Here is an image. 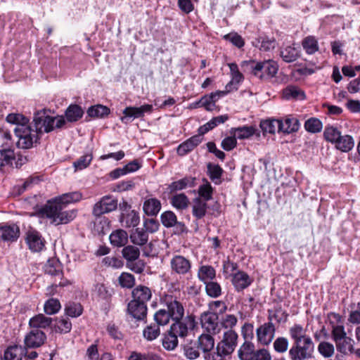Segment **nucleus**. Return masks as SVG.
I'll list each match as a JSON object with an SVG mask.
<instances>
[{
    "label": "nucleus",
    "mask_w": 360,
    "mask_h": 360,
    "mask_svg": "<svg viewBox=\"0 0 360 360\" xmlns=\"http://www.w3.org/2000/svg\"><path fill=\"white\" fill-rule=\"evenodd\" d=\"M82 193L77 191L63 194L52 201H49L43 208V214L55 225L68 224L75 217L74 211H64V207L68 203L79 201Z\"/></svg>",
    "instance_id": "obj_1"
},
{
    "label": "nucleus",
    "mask_w": 360,
    "mask_h": 360,
    "mask_svg": "<svg viewBox=\"0 0 360 360\" xmlns=\"http://www.w3.org/2000/svg\"><path fill=\"white\" fill-rule=\"evenodd\" d=\"M289 335L292 345L288 351L290 360H306L311 358L314 344L306 330L300 324H294L289 328Z\"/></svg>",
    "instance_id": "obj_2"
},
{
    "label": "nucleus",
    "mask_w": 360,
    "mask_h": 360,
    "mask_svg": "<svg viewBox=\"0 0 360 360\" xmlns=\"http://www.w3.org/2000/svg\"><path fill=\"white\" fill-rule=\"evenodd\" d=\"M241 65L247 66L255 76L263 80L275 77L278 70V65L272 60L261 62L243 61Z\"/></svg>",
    "instance_id": "obj_3"
},
{
    "label": "nucleus",
    "mask_w": 360,
    "mask_h": 360,
    "mask_svg": "<svg viewBox=\"0 0 360 360\" xmlns=\"http://www.w3.org/2000/svg\"><path fill=\"white\" fill-rule=\"evenodd\" d=\"M238 334L233 330L224 333L222 340L217 344V352L208 354L207 360H224V356L231 354L237 345Z\"/></svg>",
    "instance_id": "obj_4"
},
{
    "label": "nucleus",
    "mask_w": 360,
    "mask_h": 360,
    "mask_svg": "<svg viewBox=\"0 0 360 360\" xmlns=\"http://www.w3.org/2000/svg\"><path fill=\"white\" fill-rule=\"evenodd\" d=\"M14 132L18 138L16 145L19 148H30L39 139L37 131L32 129L28 124H20L18 127H15Z\"/></svg>",
    "instance_id": "obj_5"
},
{
    "label": "nucleus",
    "mask_w": 360,
    "mask_h": 360,
    "mask_svg": "<svg viewBox=\"0 0 360 360\" xmlns=\"http://www.w3.org/2000/svg\"><path fill=\"white\" fill-rule=\"evenodd\" d=\"M328 319L331 328V338L334 342L340 340L347 335L342 316L335 312L328 314Z\"/></svg>",
    "instance_id": "obj_6"
},
{
    "label": "nucleus",
    "mask_w": 360,
    "mask_h": 360,
    "mask_svg": "<svg viewBox=\"0 0 360 360\" xmlns=\"http://www.w3.org/2000/svg\"><path fill=\"white\" fill-rule=\"evenodd\" d=\"M117 207V200L110 195L102 197L93 207L92 214L95 217H100L115 211Z\"/></svg>",
    "instance_id": "obj_7"
},
{
    "label": "nucleus",
    "mask_w": 360,
    "mask_h": 360,
    "mask_svg": "<svg viewBox=\"0 0 360 360\" xmlns=\"http://www.w3.org/2000/svg\"><path fill=\"white\" fill-rule=\"evenodd\" d=\"M202 328L210 334H217L221 330L218 313L205 311L200 316Z\"/></svg>",
    "instance_id": "obj_8"
},
{
    "label": "nucleus",
    "mask_w": 360,
    "mask_h": 360,
    "mask_svg": "<svg viewBox=\"0 0 360 360\" xmlns=\"http://www.w3.org/2000/svg\"><path fill=\"white\" fill-rule=\"evenodd\" d=\"M35 130L39 135L42 132L49 133L54 129L53 117L47 115L44 111H38L33 117Z\"/></svg>",
    "instance_id": "obj_9"
},
{
    "label": "nucleus",
    "mask_w": 360,
    "mask_h": 360,
    "mask_svg": "<svg viewBox=\"0 0 360 360\" xmlns=\"http://www.w3.org/2000/svg\"><path fill=\"white\" fill-rule=\"evenodd\" d=\"M269 322L261 325L256 330L257 341L263 345H268L275 335L276 328L271 316H269Z\"/></svg>",
    "instance_id": "obj_10"
},
{
    "label": "nucleus",
    "mask_w": 360,
    "mask_h": 360,
    "mask_svg": "<svg viewBox=\"0 0 360 360\" xmlns=\"http://www.w3.org/2000/svg\"><path fill=\"white\" fill-rule=\"evenodd\" d=\"M153 111V105L150 104H144L140 107H127L123 110V115L121 121L127 124L133 120L140 118L144 116L146 112L150 113Z\"/></svg>",
    "instance_id": "obj_11"
},
{
    "label": "nucleus",
    "mask_w": 360,
    "mask_h": 360,
    "mask_svg": "<svg viewBox=\"0 0 360 360\" xmlns=\"http://www.w3.org/2000/svg\"><path fill=\"white\" fill-rule=\"evenodd\" d=\"M172 272L179 276H185L191 271V262L179 255H174L170 260Z\"/></svg>",
    "instance_id": "obj_12"
},
{
    "label": "nucleus",
    "mask_w": 360,
    "mask_h": 360,
    "mask_svg": "<svg viewBox=\"0 0 360 360\" xmlns=\"http://www.w3.org/2000/svg\"><path fill=\"white\" fill-rule=\"evenodd\" d=\"M165 302L167 307L171 319L174 321H180L184 315V308L181 303L172 295H166Z\"/></svg>",
    "instance_id": "obj_13"
},
{
    "label": "nucleus",
    "mask_w": 360,
    "mask_h": 360,
    "mask_svg": "<svg viewBox=\"0 0 360 360\" xmlns=\"http://www.w3.org/2000/svg\"><path fill=\"white\" fill-rule=\"evenodd\" d=\"M46 339V335L41 330L32 328L25 337V346L27 348H37L41 346Z\"/></svg>",
    "instance_id": "obj_14"
},
{
    "label": "nucleus",
    "mask_w": 360,
    "mask_h": 360,
    "mask_svg": "<svg viewBox=\"0 0 360 360\" xmlns=\"http://www.w3.org/2000/svg\"><path fill=\"white\" fill-rule=\"evenodd\" d=\"M26 243L32 252H40L44 248V240L36 230L27 232Z\"/></svg>",
    "instance_id": "obj_15"
},
{
    "label": "nucleus",
    "mask_w": 360,
    "mask_h": 360,
    "mask_svg": "<svg viewBox=\"0 0 360 360\" xmlns=\"http://www.w3.org/2000/svg\"><path fill=\"white\" fill-rule=\"evenodd\" d=\"M20 236V228L16 224L0 226V240L14 242Z\"/></svg>",
    "instance_id": "obj_16"
},
{
    "label": "nucleus",
    "mask_w": 360,
    "mask_h": 360,
    "mask_svg": "<svg viewBox=\"0 0 360 360\" xmlns=\"http://www.w3.org/2000/svg\"><path fill=\"white\" fill-rule=\"evenodd\" d=\"M231 283L237 292H240L249 287L252 280L249 275L243 271H238L233 274Z\"/></svg>",
    "instance_id": "obj_17"
},
{
    "label": "nucleus",
    "mask_w": 360,
    "mask_h": 360,
    "mask_svg": "<svg viewBox=\"0 0 360 360\" xmlns=\"http://www.w3.org/2000/svg\"><path fill=\"white\" fill-rule=\"evenodd\" d=\"M252 45L261 51L267 52L273 51L277 46L275 38L266 35H259L252 41Z\"/></svg>",
    "instance_id": "obj_18"
},
{
    "label": "nucleus",
    "mask_w": 360,
    "mask_h": 360,
    "mask_svg": "<svg viewBox=\"0 0 360 360\" xmlns=\"http://www.w3.org/2000/svg\"><path fill=\"white\" fill-rule=\"evenodd\" d=\"M128 313L137 321H142L146 318L147 306L146 304L131 300L127 306Z\"/></svg>",
    "instance_id": "obj_19"
},
{
    "label": "nucleus",
    "mask_w": 360,
    "mask_h": 360,
    "mask_svg": "<svg viewBox=\"0 0 360 360\" xmlns=\"http://www.w3.org/2000/svg\"><path fill=\"white\" fill-rule=\"evenodd\" d=\"M280 124L281 127V132L285 134L296 132L299 130L300 127L299 120L291 115L281 119Z\"/></svg>",
    "instance_id": "obj_20"
},
{
    "label": "nucleus",
    "mask_w": 360,
    "mask_h": 360,
    "mask_svg": "<svg viewBox=\"0 0 360 360\" xmlns=\"http://www.w3.org/2000/svg\"><path fill=\"white\" fill-rule=\"evenodd\" d=\"M202 139L200 136H191L178 146V155L184 156L190 153L202 141Z\"/></svg>",
    "instance_id": "obj_21"
},
{
    "label": "nucleus",
    "mask_w": 360,
    "mask_h": 360,
    "mask_svg": "<svg viewBox=\"0 0 360 360\" xmlns=\"http://www.w3.org/2000/svg\"><path fill=\"white\" fill-rule=\"evenodd\" d=\"M160 220L162 225L167 228L174 227L176 226L180 231H184L185 226L184 224L178 221L176 214L172 211H165L160 215Z\"/></svg>",
    "instance_id": "obj_22"
},
{
    "label": "nucleus",
    "mask_w": 360,
    "mask_h": 360,
    "mask_svg": "<svg viewBox=\"0 0 360 360\" xmlns=\"http://www.w3.org/2000/svg\"><path fill=\"white\" fill-rule=\"evenodd\" d=\"M132 300L141 302L146 304V302L150 300L152 297L151 290L145 285H137L132 290Z\"/></svg>",
    "instance_id": "obj_23"
},
{
    "label": "nucleus",
    "mask_w": 360,
    "mask_h": 360,
    "mask_svg": "<svg viewBox=\"0 0 360 360\" xmlns=\"http://www.w3.org/2000/svg\"><path fill=\"white\" fill-rule=\"evenodd\" d=\"M256 352L254 343L244 342L238 349V357L240 360H254Z\"/></svg>",
    "instance_id": "obj_24"
},
{
    "label": "nucleus",
    "mask_w": 360,
    "mask_h": 360,
    "mask_svg": "<svg viewBox=\"0 0 360 360\" xmlns=\"http://www.w3.org/2000/svg\"><path fill=\"white\" fill-rule=\"evenodd\" d=\"M128 234L122 229H117L111 233L109 236L110 242L115 247H123L128 242Z\"/></svg>",
    "instance_id": "obj_25"
},
{
    "label": "nucleus",
    "mask_w": 360,
    "mask_h": 360,
    "mask_svg": "<svg viewBox=\"0 0 360 360\" xmlns=\"http://www.w3.org/2000/svg\"><path fill=\"white\" fill-rule=\"evenodd\" d=\"M161 209L160 201L155 198L146 199L143 205L144 213L148 216H156Z\"/></svg>",
    "instance_id": "obj_26"
},
{
    "label": "nucleus",
    "mask_w": 360,
    "mask_h": 360,
    "mask_svg": "<svg viewBox=\"0 0 360 360\" xmlns=\"http://www.w3.org/2000/svg\"><path fill=\"white\" fill-rule=\"evenodd\" d=\"M335 343L337 350L344 355L352 354L354 352V341L347 335L345 336V338H342L340 340L335 342Z\"/></svg>",
    "instance_id": "obj_27"
},
{
    "label": "nucleus",
    "mask_w": 360,
    "mask_h": 360,
    "mask_svg": "<svg viewBox=\"0 0 360 360\" xmlns=\"http://www.w3.org/2000/svg\"><path fill=\"white\" fill-rule=\"evenodd\" d=\"M198 345L200 349L208 355L214 348V340L210 334H202L198 338ZM205 359H208V356H205Z\"/></svg>",
    "instance_id": "obj_28"
},
{
    "label": "nucleus",
    "mask_w": 360,
    "mask_h": 360,
    "mask_svg": "<svg viewBox=\"0 0 360 360\" xmlns=\"http://www.w3.org/2000/svg\"><path fill=\"white\" fill-rule=\"evenodd\" d=\"M207 202L202 200L200 198H195L193 200L192 205V214L197 219L203 218L207 213Z\"/></svg>",
    "instance_id": "obj_29"
},
{
    "label": "nucleus",
    "mask_w": 360,
    "mask_h": 360,
    "mask_svg": "<svg viewBox=\"0 0 360 360\" xmlns=\"http://www.w3.org/2000/svg\"><path fill=\"white\" fill-rule=\"evenodd\" d=\"M216 277V271L214 267L210 265H202L198 271V278L204 284L213 281Z\"/></svg>",
    "instance_id": "obj_30"
},
{
    "label": "nucleus",
    "mask_w": 360,
    "mask_h": 360,
    "mask_svg": "<svg viewBox=\"0 0 360 360\" xmlns=\"http://www.w3.org/2000/svg\"><path fill=\"white\" fill-rule=\"evenodd\" d=\"M52 319L45 316L42 314H37L30 319L29 325L31 328H46L51 326Z\"/></svg>",
    "instance_id": "obj_31"
},
{
    "label": "nucleus",
    "mask_w": 360,
    "mask_h": 360,
    "mask_svg": "<svg viewBox=\"0 0 360 360\" xmlns=\"http://www.w3.org/2000/svg\"><path fill=\"white\" fill-rule=\"evenodd\" d=\"M25 348L22 346L13 345L8 347L4 352V360H22Z\"/></svg>",
    "instance_id": "obj_32"
},
{
    "label": "nucleus",
    "mask_w": 360,
    "mask_h": 360,
    "mask_svg": "<svg viewBox=\"0 0 360 360\" xmlns=\"http://www.w3.org/2000/svg\"><path fill=\"white\" fill-rule=\"evenodd\" d=\"M335 148L344 153H347L352 150L354 146V140L351 135H340L337 142L335 143Z\"/></svg>",
    "instance_id": "obj_33"
},
{
    "label": "nucleus",
    "mask_w": 360,
    "mask_h": 360,
    "mask_svg": "<svg viewBox=\"0 0 360 360\" xmlns=\"http://www.w3.org/2000/svg\"><path fill=\"white\" fill-rule=\"evenodd\" d=\"M122 225L126 228L135 227L140 221L139 214L134 210H131L127 214H122L120 218Z\"/></svg>",
    "instance_id": "obj_34"
},
{
    "label": "nucleus",
    "mask_w": 360,
    "mask_h": 360,
    "mask_svg": "<svg viewBox=\"0 0 360 360\" xmlns=\"http://www.w3.org/2000/svg\"><path fill=\"white\" fill-rule=\"evenodd\" d=\"M129 238L133 244L143 246L147 244L148 241V234L143 229L136 228L131 233Z\"/></svg>",
    "instance_id": "obj_35"
},
{
    "label": "nucleus",
    "mask_w": 360,
    "mask_h": 360,
    "mask_svg": "<svg viewBox=\"0 0 360 360\" xmlns=\"http://www.w3.org/2000/svg\"><path fill=\"white\" fill-rule=\"evenodd\" d=\"M280 56L284 62L290 63L300 57V51L294 46H287L281 50Z\"/></svg>",
    "instance_id": "obj_36"
},
{
    "label": "nucleus",
    "mask_w": 360,
    "mask_h": 360,
    "mask_svg": "<svg viewBox=\"0 0 360 360\" xmlns=\"http://www.w3.org/2000/svg\"><path fill=\"white\" fill-rule=\"evenodd\" d=\"M255 129L252 126H244L238 128H232L231 134L238 139H246L253 136Z\"/></svg>",
    "instance_id": "obj_37"
},
{
    "label": "nucleus",
    "mask_w": 360,
    "mask_h": 360,
    "mask_svg": "<svg viewBox=\"0 0 360 360\" xmlns=\"http://www.w3.org/2000/svg\"><path fill=\"white\" fill-rule=\"evenodd\" d=\"M207 174L210 179L217 185L220 184L223 169L219 165H214L209 162L207 165Z\"/></svg>",
    "instance_id": "obj_38"
},
{
    "label": "nucleus",
    "mask_w": 360,
    "mask_h": 360,
    "mask_svg": "<svg viewBox=\"0 0 360 360\" xmlns=\"http://www.w3.org/2000/svg\"><path fill=\"white\" fill-rule=\"evenodd\" d=\"M72 329V323L68 317L61 316L55 320L53 330L59 333H68Z\"/></svg>",
    "instance_id": "obj_39"
},
{
    "label": "nucleus",
    "mask_w": 360,
    "mask_h": 360,
    "mask_svg": "<svg viewBox=\"0 0 360 360\" xmlns=\"http://www.w3.org/2000/svg\"><path fill=\"white\" fill-rule=\"evenodd\" d=\"M302 46L309 55L314 54L319 51L318 40L314 36H307L302 41Z\"/></svg>",
    "instance_id": "obj_40"
},
{
    "label": "nucleus",
    "mask_w": 360,
    "mask_h": 360,
    "mask_svg": "<svg viewBox=\"0 0 360 360\" xmlns=\"http://www.w3.org/2000/svg\"><path fill=\"white\" fill-rule=\"evenodd\" d=\"M110 109L103 105H96L91 106L87 110L88 115L94 119L103 118L110 114Z\"/></svg>",
    "instance_id": "obj_41"
},
{
    "label": "nucleus",
    "mask_w": 360,
    "mask_h": 360,
    "mask_svg": "<svg viewBox=\"0 0 360 360\" xmlns=\"http://www.w3.org/2000/svg\"><path fill=\"white\" fill-rule=\"evenodd\" d=\"M195 181V178L184 177L176 181H174L168 186L170 193H174L177 191H181L186 188L188 186H193Z\"/></svg>",
    "instance_id": "obj_42"
},
{
    "label": "nucleus",
    "mask_w": 360,
    "mask_h": 360,
    "mask_svg": "<svg viewBox=\"0 0 360 360\" xmlns=\"http://www.w3.org/2000/svg\"><path fill=\"white\" fill-rule=\"evenodd\" d=\"M283 96L285 99H300L303 100L305 94L300 88L295 86H289L283 91Z\"/></svg>",
    "instance_id": "obj_43"
},
{
    "label": "nucleus",
    "mask_w": 360,
    "mask_h": 360,
    "mask_svg": "<svg viewBox=\"0 0 360 360\" xmlns=\"http://www.w3.org/2000/svg\"><path fill=\"white\" fill-rule=\"evenodd\" d=\"M260 127L264 133L274 134L276 131H281L280 120H267L262 121Z\"/></svg>",
    "instance_id": "obj_44"
},
{
    "label": "nucleus",
    "mask_w": 360,
    "mask_h": 360,
    "mask_svg": "<svg viewBox=\"0 0 360 360\" xmlns=\"http://www.w3.org/2000/svg\"><path fill=\"white\" fill-rule=\"evenodd\" d=\"M341 134L340 130L338 127L332 125L326 126L323 131L324 139L333 144L337 142Z\"/></svg>",
    "instance_id": "obj_45"
},
{
    "label": "nucleus",
    "mask_w": 360,
    "mask_h": 360,
    "mask_svg": "<svg viewBox=\"0 0 360 360\" xmlns=\"http://www.w3.org/2000/svg\"><path fill=\"white\" fill-rule=\"evenodd\" d=\"M122 253L123 257L127 260V263L138 260L140 256L139 249L131 245L124 247Z\"/></svg>",
    "instance_id": "obj_46"
},
{
    "label": "nucleus",
    "mask_w": 360,
    "mask_h": 360,
    "mask_svg": "<svg viewBox=\"0 0 360 360\" xmlns=\"http://www.w3.org/2000/svg\"><path fill=\"white\" fill-rule=\"evenodd\" d=\"M46 274L51 276H58L62 274V267L60 262L56 259H49L44 266Z\"/></svg>",
    "instance_id": "obj_47"
},
{
    "label": "nucleus",
    "mask_w": 360,
    "mask_h": 360,
    "mask_svg": "<svg viewBox=\"0 0 360 360\" xmlns=\"http://www.w3.org/2000/svg\"><path fill=\"white\" fill-rule=\"evenodd\" d=\"M84 114V111L78 105H70L65 111L67 120L69 122H76L79 120Z\"/></svg>",
    "instance_id": "obj_48"
},
{
    "label": "nucleus",
    "mask_w": 360,
    "mask_h": 360,
    "mask_svg": "<svg viewBox=\"0 0 360 360\" xmlns=\"http://www.w3.org/2000/svg\"><path fill=\"white\" fill-rule=\"evenodd\" d=\"M171 203L176 209L183 210L188 207L189 200L184 193H179L172 198Z\"/></svg>",
    "instance_id": "obj_49"
},
{
    "label": "nucleus",
    "mask_w": 360,
    "mask_h": 360,
    "mask_svg": "<svg viewBox=\"0 0 360 360\" xmlns=\"http://www.w3.org/2000/svg\"><path fill=\"white\" fill-rule=\"evenodd\" d=\"M205 285V292L207 295L212 298H217L221 296L222 289L220 284L216 281H210Z\"/></svg>",
    "instance_id": "obj_50"
},
{
    "label": "nucleus",
    "mask_w": 360,
    "mask_h": 360,
    "mask_svg": "<svg viewBox=\"0 0 360 360\" xmlns=\"http://www.w3.org/2000/svg\"><path fill=\"white\" fill-rule=\"evenodd\" d=\"M163 347L169 351L174 350L178 345L177 337L169 330L162 340Z\"/></svg>",
    "instance_id": "obj_51"
},
{
    "label": "nucleus",
    "mask_w": 360,
    "mask_h": 360,
    "mask_svg": "<svg viewBox=\"0 0 360 360\" xmlns=\"http://www.w3.org/2000/svg\"><path fill=\"white\" fill-rule=\"evenodd\" d=\"M83 311V307L79 303L69 302L65 306V312L68 316L76 318L79 316Z\"/></svg>",
    "instance_id": "obj_52"
},
{
    "label": "nucleus",
    "mask_w": 360,
    "mask_h": 360,
    "mask_svg": "<svg viewBox=\"0 0 360 360\" xmlns=\"http://www.w3.org/2000/svg\"><path fill=\"white\" fill-rule=\"evenodd\" d=\"M170 330L172 333L174 334L177 338H184L188 334V326L185 323L180 321H175L171 327Z\"/></svg>",
    "instance_id": "obj_53"
},
{
    "label": "nucleus",
    "mask_w": 360,
    "mask_h": 360,
    "mask_svg": "<svg viewBox=\"0 0 360 360\" xmlns=\"http://www.w3.org/2000/svg\"><path fill=\"white\" fill-rule=\"evenodd\" d=\"M61 308L60 303L58 300L51 298L46 301L44 309V312L48 315L56 314Z\"/></svg>",
    "instance_id": "obj_54"
},
{
    "label": "nucleus",
    "mask_w": 360,
    "mask_h": 360,
    "mask_svg": "<svg viewBox=\"0 0 360 360\" xmlns=\"http://www.w3.org/2000/svg\"><path fill=\"white\" fill-rule=\"evenodd\" d=\"M322 127V122L318 118L315 117L308 119L304 123L305 129L310 133L315 134L320 132Z\"/></svg>",
    "instance_id": "obj_55"
},
{
    "label": "nucleus",
    "mask_w": 360,
    "mask_h": 360,
    "mask_svg": "<svg viewBox=\"0 0 360 360\" xmlns=\"http://www.w3.org/2000/svg\"><path fill=\"white\" fill-rule=\"evenodd\" d=\"M15 159L14 151L10 148L0 150V169L11 162Z\"/></svg>",
    "instance_id": "obj_56"
},
{
    "label": "nucleus",
    "mask_w": 360,
    "mask_h": 360,
    "mask_svg": "<svg viewBox=\"0 0 360 360\" xmlns=\"http://www.w3.org/2000/svg\"><path fill=\"white\" fill-rule=\"evenodd\" d=\"M160 334V328L158 325L147 326L143 331V335L145 339L148 341H152L156 339Z\"/></svg>",
    "instance_id": "obj_57"
},
{
    "label": "nucleus",
    "mask_w": 360,
    "mask_h": 360,
    "mask_svg": "<svg viewBox=\"0 0 360 360\" xmlns=\"http://www.w3.org/2000/svg\"><path fill=\"white\" fill-rule=\"evenodd\" d=\"M205 183L200 186L198 189L199 198L205 202L210 200L212 198L213 188L211 184L205 180Z\"/></svg>",
    "instance_id": "obj_58"
},
{
    "label": "nucleus",
    "mask_w": 360,
    "mask_h": 360,
    "mask_svg": "<svg viewBox=\"0 0 360 360\" xmlns=\"http://www.w3.org/2000/svg\"><path fill=\"white\" fill-rule=\"evenodd\" d=\"M119 284L122 288H131L135 285V278L129 273L123 272L118 278Z\"/></svg>",
    "instance_id": "obj_59"
},
{
    "label": "nucleus",
    "mask_w": 360,
    "mask_h": 360,
    "mask_svg": "<svg viewBox=\"0 0 360 360\" xmlns=\"http://www.w3.org/2000/svg\"><path fill=\"white\" fill-rule=\"evenodd\" d=\"M129 360H161V357L153 352L138 353L133 352Z\"/></svg>",
    "instance_id": "obj_60"
},
{
    "label": "nucleus",
    "mask_w": 360,
    "mask_h": 360,
    "mask_svg": "<svg viewBox=\"0 0 360 360\" xmlns=\"http://www.w3.org/2000/svg\"><path fill=\"white\" fill-rule=\"evenodd\" d=\"M6 121L11 124H15L18 127L20 124H27L29 123V120L21 114L11 113L6 117Z\"/></svg>",
    "instance_id": "obj_61"
},
{
    "label": "nucleus",
    "mask_w": 360,
    "mask_h": 360,
    "mask_svg": "<svg viewBox=\"0 0 360 360\" xmlns=\"http://www.w3.org/2000/svg\"><path fill=\"white\" fill-rule=\"evenodd\" d=\"M170 319L169 313L165 309H160L154 315V319L158 326L167 324Z\"/></svg>",
    "instance_id": "obj_62"
},
{
    "label": "nucleus",
    "mask_w": 360,
    "mask_h": 360,
    "mask_svg": "<svg viewBox=\"0 0 360 360\" xmlns=\"http://www.w3.org/2000/svg\"><path fill=\"white\" fill-rule=\"evenodd\" d=\"M318 350L322 356L326 358L332 356L335 352L333 345L328 342H320Z\"/></svg>",
    "instance_id": "obj_63"
},
{
    "label": "nucleus",
    "mask_w": 360,
    "mask_h": 360,
    "mask_svg": "<svg viewBox=\"0 0 360 360\" xmlns=\"http://www.w3.org/2000/svg\"><path fill=\"white\" fill-rule=\"evenodd\" d=\"M92 155L91 154H86L81 156L77 160L74 162L73 166L75 170H82L86 168L92 160Z\"/></svg>",
    "instance_id": "obj_64"
}]
</instances>
